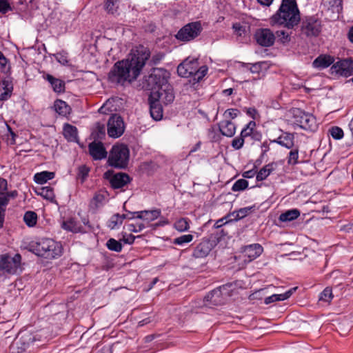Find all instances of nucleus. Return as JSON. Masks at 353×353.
<instances>
[{"label":"nucleus","instance_id":"f257e3e1","mask_svg":"<svg viewBox=\"0 0 353 353\" xmlns=\"http://www.w3.org/2000/svg\"><path fill=\"white\" fill-rule=\"evenodd\" d=\"M150 53L147 48L138 47L132 50L127 59L117 61L108 74V80L113 83L124 85L136 80L149 59Z\"/></svg>","mask_w":353,"mask_h":353},{"label":"nucleus","instance_id":"f03ea898","mask_svg":"<svg viewBox=\"0 0 353 353\" xmlns=\"http://www.w3.org/2000/svg\"><path fill=\"white\" fill-rule=\"evenodd\" d=\"M300 20V12L296 0H282L279 10L271 17L270 21L272 25L292 29L299 24Z\"/></svg>","mask_w":353,"mask_h":353},{"label":"nucleus","instance_id":"7ed1b4c3","mask_svg":"<svg viewBox=\"0 0 353 353\" xmlns=\"http://www.w3.org/2000/svg\"><path fill=\"white\" fill-rule=\"evenodd\" d=\"M30 250L46 259H54L62 254L61 245L52 239H41L30 244Z\"/></svg>","mask_w":353,"mask_h":353},{"label":"nucleus","instance_id":"20e7f679","mask_svg":"<svg viewBox=\"0 0 353 353\" xmlns=\"http://www.w3.org/2000/svg\"><path fill=\"white\" fill-rule=\"evenodd\" d=\"M208 67L202 65L199 67L197 59H186L177 67V73L182 77H192L194 83H198L205 76Z\"/></svg>","mask_w":353,"mask_h":353},{"label":"nucleus","instance_id":"39448f33","mask_svg":"<svg viewBox=\"0 0 353 353\" xmlns=\"http://www.w3.org/2000/svg\"><path fill=\"white\" fill-rule=\"evenodd\" d=\"M129 156L130 151L125 145H116L112 147L108 161L112 167L125 168L128 165Z\"/></svg>","mask_w":353,"mask_h":353},{"label":"nucleus","instance_id":"423d86ee","mask_svg":"<svg viewBox=\"0 0 353 353\" xmlns=\"http://www.w3.org/2000/svg\"><path fill=\"white\" fill-rule=\"evenodd\" d=\"M21 256L16 254L14 256L8 254L0 255V276L6 274H15L21 270Z\"/></svg>","mask_w":353,"mask_h":353},{"label":"nucleus","instance_id":"0eeeda50","mask_svg":"<svg viewBox=\"0 0 353 353\" xmlns=\"http://www.w3.org/2000/svg\"><path fill=\"white\" fill-rule=\"evenodd\" d=\"M322 21L316 16L305 17L301 25V33L307 37H318L322 30Z\"/></svg>","mask_w":353,"mask_h":353},{"label":"nucleus","instance_id":"6e6552de","mask_svg":"<svg viewBox=\"0 0 353 353\" xmlns=\"http://www.w3.org/2000/svg\"><path fill=\"white\" fill-rule=\"evenodd\" d=\"M144 85L146 89L153 91L162 90L163 87H168V80L164 72L161 69H154L152 73L145 78Z\"/></svg>","mask_w":353,"mask_h":353},{"label":"nucleus","instance_id":"1a4fd4ad","mask_svg":"<svg viewBox=\"0 0 353 353\" xmlns=\"http://www.w3.org/2000/svg\"><path fill=\"white\" fill-rule=\"evenodd\" d=\"M295 123L305 130L314 131L317 128L316 118L310 113H306L300 109L293 112Z\"/></svg>","mask_w":353,"mask_h":353},{"label":"nucleus","instance_id":"9d476101","mask_svg":"<svg viewBox=\"0 0 353 353\" xmlns=\"http://www.w3.org/2000/svg\"><path fill=\"white\" fill-rule=\"evenodd\" d=\"M202 30L200 22L190 23L183 26L176 34V38L183 41H189L196 38Z\"/></svg>","mask_w":353,"mask_h":353},{"label":"nucleus","instance_id":"9b49d317","mask_svg":"<svg viewBox=\"0 0 353 353\" xmlns=\"http://www.w3.org/2000/svg\"><path fill=\"white\" fill-rule=\"evenodd\" d=\"M125 130L123 120L121 116L114 114H112L108 121V134L112 138L121 137Z\"/></svg>","mask_w":353,"mask_h":353},{"label":"nucleus","instance_id":"f8f14e48","mask_svg":"<svg viewBox=\"0 0 353 353\" xmlns=\"http://www.w3.org/2000/svg\"><path fill=\"white\" fill-rule=\"evenodd\" d=\"M330 71L332 74L346 77L353 75V60L352 59L340 60L332 65Z\"/></svg>","mask_w":353,"mask_h":353},{"label":"nucleus","instance_id":"ddd939ff","mask_svg":"<svg viewBox=\"0 0 353 353\" xmlns=\"http://www.w3.org/2000/svg\"><path fill=\"white\" fill-rule=\"evenodd\" d=\"M104 178L109 180L114 189L121 188L130 181L128 174L122 172L113 174L112 172L110 170L104 173Z\"/></svg>","mask_w":353,"mask_h":353},{"label":"nucleus","instance_id":"4468645a","mask_svg":"<svg viewBox=\"0 0 353 353\" xmlns=\"http://www.w3.org/2000/svg\"><path fill=\"white\" fill-rule=\"evenodd\" d=\"M255 39L260 46L270 47L274 44L275 36L270 29L264 28L256 32Z\"/></svg>","mask_w":353,"mask_h":353},{"label":"nucleus","instance_id":"2eb2a0df","mask_svg":"<svg viewBox=\"0 0 353 353\" xmlns=\"http://www.w3.org/2000/svg\"><path fill=\"white\" fill-rule=\"evenodd\" d=\"M214 241L203 239L194 248L192 255L195 258H204L207 256L214 247Z\"/></svg>","mask_w":353,"mask_h":353},{"label":"nucleus","instance_id":"dca6fc26","mask_svg":"<svg viewBox=\"0 0 353 353\" xmlns=\"http://www.w3.org/2000/svg\"><path fill=\"white\" fill-rule=\"evenodd\" d=\"M89 152L91 157L94 160H101L106 158L107 152L103 146V144L99 141H93L88 145Z\"/></svg>","mask_w":353,"mask_h":353},{"label":"nucleus","instance_id":"f3484780","mask_svg":"<svg viewBox=\"0 0 353 353\" xmlns=\"http://www.w3.org/2000/svg\"><path fill=\"white\" fill-rule=\"evenodd\" d=\"M151 98H157L159 101L168 104L174 101V96L172 92L168 89V87H165L162 90L152 92Z\"/></svg>","mask_w":353,"mask_h":353},{"label":"nucleus","instance_id":"a211bd4d","mask_svg":"<svg viewBox=\"0 0 353 353\" xmlns=\"http://www.w3.org/2000/svg\"><path fill=\"white\" fill-rule=\"evenodd\" d=\"M150 101V112L151 117L156 121H159L163 117V108L159 101L157 98H151V95L149 98Z\"/></svg>","mask_w":353,"mask_h":353},{"label":"nucleus","instance_id":"6ab92c4d","mask_svg":"<svg viewBox=\"0 0 353 353\" xmlns=\"http://www.w3.org/2000/svg\"><path fill=\"white\" fill-rule=\"evenodd\" d=\"M263 251V247L259 243L246 245L243 250L244 254L249 259V261H252L259 256Z\"/></svg>","mask_w":353,"mask_h":353},{"label":"nucleus","instance_id":"aec40b11","mask_svg":"<svg viewBox=\"0 0 353 353\" xmlns=\"http://www.w3.org/2000/svg\"><path fill=\"white\" fill-rule=\"evenodd\" d=\"M34 341V337L28 332H20L16 337L12 345H21V349L25 350Z\"/></svg>","mask_w":353,"mask_h":353},{"label":"nucleus","instance_id":"412c9836","mask_svg":"<svg viewBox=\"0 0 353 353\" xmlns=\"http://www.w3.org/2000/svg\"><path fill=\"white\" fill-rule=\"evenodd\" d=\"M334 58L328 54H321L318 57H316L312 65L315 68H326L334 64Z\"/></svg>","mask_w":353,"mask_h":353},{"label":"nucleus","instance_id":"4be33fe9","mask_svg":"<svg viewBox=\"0 0 353 353\" xmlns=\"http://www.w3.org/2000/svg\"><path fill=\"white\" fill-rule=\"evenodd\" d=\"M219 128L221 133L228 137H233L236 132L235 124L229 120L221 121L219 123Z\"/></svg>","mask_w":353,"mask_h":353},{"label":"nucleus","instance_id":"5701e85b","mask_svg":"<svg viewBox=\"0 0 353 353\" xmlns=\"http://www.w3.org/2000/svg\"><path fill=\"white\" fill-rule=\"evenodd\" d=\"M256 123L254 121H250L246 126L241 130V136L245 139L251 137L252 139L259 140L261 134L255 131Z\"/></svg>","mask_w":353,"mask_h":353},{"label":"nucleus","instance_id":"b1692460","mask_svg":"<svg viewBox=\"0 0 353 353\" xmlns=\"http://www.w3.org/2000/svg\"><path fill=\"white\" fill-rule=\"evenodd\" d=\"M133 214H137V218L145 220L149 223L157 219L161 215V210H144L140 212H134Z\"/></svg>","mask_w":353,"mask_h":353},{"label":"nucleus","instance_id":"393cba45","mask_svg":"<svg viewBox=\"0 0 353 353\" xmlns=\"http://www.w3.org/2000/svg\"><path fill=\"white\" fill-rule=\"evenodd\" d=\"M225 290L224 286L219 287L211 291L205 296V299L210 301L214 305L221 304L223 303L221 296L223 294V290Z\"/></svg>","mask_w":353,"mask_h":353},{"label":"nucleus","instance_id":"a878e982","mask_svg":"<svg viewBox=\"0 0 353 353\" xmlns=\"http://www.w3.org/2000/svg\"><path fill=\"white\" fill-rule=\"evenodd\" d=\"M323 7L332 13L339 14L343 9L341 0H322Z\"/></svg>","mask_w":353,"mask_h":353},{"label":"nucleus","instance_id":"bb28decb","mask_svg":"<svg viewBox=\"0 0 353 353\" xmlns=\"http://www.w3.org/2000/svg\"><path fill=\"white\" fill-rule=\"evenodd\" d=\"M296 287L292 288L288 290L287 292H285V293L279 294H272V296H268L265 299V303L269 304L275 301L286 300L292 295V294L296 291Z\"/></svg>","mask_w":353,"mask_h":353},{"label":"nucleus","instance_id":"cd10ccee","mask_svg":"<svg viewBox=\"0 0 353 353\" xmlns=\"http://www.w3.org/2000/svg\"><path fill=\"white\" fill-rule=\"evenodd\" d=\"M274 142L288 149L292 148L294 146V135L291 133H284L274 140Z\"/></svg>","mask_w":353,"mask_h":353},{"label":"nucleus","instance_id":"c85d7f7f","mask_svg":"<svg viewBox=\"0 0 353 353\" xmlns=\"http://www.w3.org/2000/svg\"><path fill=\"white\" fill-rule=\"evenodd\" d=\"M45 79L50 83L53 90L55 92H63L65 89V83L64 81L57 79L52 76L51 74H47Z\"/></svg>","mask_w":353,"mask_h":353},{"label":"nucleus","instance_id":"c756f323","mask_svg":"<svg viewBox=\"0 0 353 353\" xmlns=\"http://www.w3.org/2000/svg\"><path fill=\"white\" fill-rule=\"evenodd\" d=\"M63 135L69 141H77V129L75 126L66 123L63 126Z\"/></svg>","mask_w":353,"mask_h":353},{"label":"nucleus","instance_id":"7c9ffc66","mask_svg":"<svg viewBox=\"0 0 353 353\" xmlns=\"http://www.w3.org/2000/svg\"><path fill=\"white\" fill-rule=\"evenodd\" d=\"M1 85L3 92L0 94V100L6 101L11 97L13 86L11 81L9 79L2 80Z\"/></svg>","mask_w":353,"mask_h":353},{"label":"nucleus","instance_id":"2f4dec72","mask_svg":"<svg viewBox=\"0 0 353 353\" xmlns=\"http://www.w3.org/2000/svg\"><path fill=\"white\" fill-rule=\"evenodd\" d=\"M54 108L56 112L62 116H67L71 112V108L66 102L57 99L54 101Z\"/></svg>","mask_w":353,"mask_h":353},{"label":"nucleus","instance_id":"473e14b6","mask_svg":"<svg viewBox=\"0 0 353 353\" xmlns=\"http://www.w3.org/2000/svg\"><path fill=\"white\" fill-rule=\"evenodd\" d=\"M105 200L106 193L97 192L90 201V207L94 210H97L105 204Z\"/></svg>","mask_w":353,"mask_h":353},{"label":"nucleus","instance_id":"72a5a7b5","mask_svg":"<svg viewBox=\"0 0 353 353\" xmlns=\"http://www.w3.org/2000/svg\"><path fill=\"white\" fill-rule=\"evenodd\" d=\"M300 216V211L297 209H292L285 211L279 216V221L282 222L292 221Z\"/></svg>","mask_w":353,"mask_h":353},{"label":"nucleus","instance_id":"f704fd0d","mask_svg":"<svg viewBox=\"0 0 353 353\" xmlns=\"http://www.w3.org/2000/svg\"><path fill=\"white\" fill-rule=\"evenodd\" d=\"M18 192L17 190H13L7 192H0V209L6 210L5 207L8 205L10 199H14L17 196Z\"/></svg>","mask_w":353,"mask_h":353},{"label":"nucleus","instance_id":"c9c22d12","mask_svg":"<svg viewBox=\"0 0 353 353\" xmlns=\"http://www.w3.org/2000/svg\"><path fill=\"white\" fill-rule=\"evenodd\" d=\"M62 228L72 232H79L81 231V225L74 219H70L62 223Z\"/></svg>","mask_w":353,"mask_h":353},{"label":"nucleus","instance_id":"e433bc0d","mask_svg":"<svg viewBox=\"0 0 353 353\" xmlns=\"http://www.w3.org/2000/svg\"><path fill=\"white\" fill-rule=\"evenodd\" d=\"M242 65L253 74L259 73L263 69H266L268 66V63L265 61H260L252 64L243 63Z\"/></svg>","mask_w":353,"mask_h":353},{"label":"nucleus","instance_id":"4c0bfd02","mask_svg":"<svg viewBox=\"0 0 353 353\" xmlns=\"http://www.w3.org/2000/svg\"><path fill=\"white\" fill-rule=\"evenodd\" d=\"M275 163H270L262 168L256 174L257 181H263L265 179L270 173L275 169Z\"/></svg>","mask_w":353,"mask_h":353},{"label":"nucleus","instance_id":"58836bf2","mask_svg":"<svg viewBox=\"0 0 353 353\" xmlns=\"http://www.w3.org/2000/svg\"><path fill=\"white\" fill-rule=\"evenodd\" d=\"M54 177V173L52 172L44 171L39 173H37L34 179L37 183L43 184L48 180H50Z\"/></svg>","mask_w":353,"mask_h":353},{"label":"nucleus","instance_id":"ea45409f","mask_svg":"<svg viewBox=\"0 0 353 353\" xmlns=\"http://www.w3.org/2000/svg\"><path fill=\"white\" fill-rule=\"evenodd\" d=\"M232 29L238 37H245L248 34V26L245 23H234Z\"/></svg>","mask_w":353,"mask_h":353},{"label":"nucleus","instance_id":"a19ab883","mask_svg":"<svg viewBox=\"0 0 353 353\" xmlns=\"http://www.w3.org/2000/svg\"><path fill=\"white\" fill-rule=\"evenodd\" d=\"M37 220V215L35 212L28 211L25 213L23 221L29 227H33L36 225Z\"/></svg>","mask_w":353,"mask_h":353},{"label":"nucleus","instance_id":"79ce46f5","mask_svg":"<svg viewBox=\"0 0 353 353\" xmlns=\"http://www.w3.org/2000/svg\"><path fill=\"white\" fill-rule=\"evenodd\" d=\"M174 228L179 232L187 231L189 228V223L188 219L181 218L177 220L174 225Z\"/></svg>","mask_w":353,"mask_h":353},{"label":"nucleus","instance_id":"37998d69","mask_svg":"<svg viewBox=\"0 0 353 353\" xmlns=\"http://www.w3.org/2000/svg\"><path fill=\"white\" fill-rule=\"evenodd\" d=\"M332 290L330 288H325L324 290L320 294L319 301L330 303L333 299Z\"/></svg>","mask_w":353,"mask_h":353},{"label":"nucleus","instance_id":"c03bdc74","mask_svg":"<svg viewBox=\"0 0 353 353\" xmlns=\"http://www.w3.org/2000/svg\"><path fill=\"white\" fill-rule=\"evenodd\" d=\"M107 248L112 251L119 252L122 250V244L114 239H110L106 243Z\"/></svg>","mask_w":353,"mask_h":353},{"label":"nucleus","instance_id":"a18cd8bd","mask_svg":"<svg viewBox=\"0 0 353 353\" xmlns=\"http://www.w3.org/2000/svg\"><path fill=\"white\" fill-rule=\"evenodd\" d=\"M248 186V181L244 179L237 180L232 185V190L234 192L242 191Z\"/></svg>","mask_w":353,"mask_h":353},{"label":"nucleus","instance_id":"49530a36","mask_svg":"<svg viewBox=\"0 0 353 353\" xmlns=\"http://www.w3.org/2000/svg\"><path fill=\"white\" fill-rule=\"evenodd\" d=\"M121 224L120 214H115L109 219L108 222V227L111 230H113Z\"/></svg>","mask_w":353,"mask_h":353},{"label":"nucleus","instance_id":"de8ad7c7","mask_svg":"<svg viewBox=\"0 0 353 353\" xmlns=\"http://www.w3.org/2000/svg\"><path fill=\"white\" fill-rule=\"evenodd\" d=\"M92 135L95 140L103 139L105 135V125L98 124L95 131L92 132Z\"/></svg>","mask_w":353,"mask_h":353},{"label":"nucleus","instance_id":"09e8293b","mask_svg":"<svg viewBox=\"0 0 353 353\" xmlns=\"http://www.w3.org/2000/svg\"><path fill=\"white\" fill-rule=\"evenodd\" d=\"M193 239L192 234H184L177 238H175L173 241L174 244L181 245L184 243H190Z\"/></svg>","mask_w":353,"mask_h":353},{"label":"nucleus","instance_id":"8fccbe9b","mask_svg":"<svg viewBox=\"0 0 353 353\" xmlns=\"http://www.w3.org/2000/svg\"><path fill=\"white\" fill-rule=\"evenodd\" d=\"M39 194L49 200H52L54 196L53 190L48 186L41 188Z\"/></svg>","mask_w":353,"mask_h":353},{"label":"nucleus","instance_id":"3c124183","mask_svg":"<svg viewBox=\"0 0 353 353\" xmlns=\"http://www.w3.org/2000/svg\"><path fill=\"white\" fill-rule=\"evenodd\" d=\"M90 168L85 165H81L78 168L77 177L81 180V183L84 182L88 176Z\"/></svg>","mask_w":353,"mask_h":353},{"label":"nucleus","instance_id":"603ef678","mask_svg":"<svg viewBox=\"0 0 353 353\" xmlns=\"http://www.w3.org/2000/svg\"><path fill=\"white\" fill-rule=\"evenodd\" d=\"M299 158V149L295 148L292 150L288 158V163L290 165H295L298 163Z\"/></svg>","mask_w":353,"mask_h":353},{"label":"nucleus","instance_id":"864d4df0","mask_svg":"<svg viewBox=\"0 0 353 353\" xmlns=\"http://www.w3.org/2000/svg\"><path fill=\"white\" fill-rule=\"evenodd\" d=\"M329 132L330 133V135L334 139H341L343 137V130L338 126L332 127L330 129Z\"/></svg>","mask_w":353,"mask_h":353},{"label":"nucleus","instance_id":"5fc2aeb1","mask_svg":"<svg viewBox=\"0 0 353 353\" xmlns=\"http://www.w3.org/2000/svg\"><path fill=\"white\" fill-rule=\"evenodd\" d=\"M118 1L119 0H107L105 6V10L113 14L117 10Z\"/></svg>","mask_w":353,"mask_h":353},{"label":"nucleus","instance_id":"6e6d98bb","mask_svg":"<svg viewBox=\"0 0 353 353\" xmlns=\"http://www.w3.org/2000/svg\"><path fill=\"white\" fill-rule=\"evenodd\" d=\"M145 225L143 223L138 224H128L127 225V230L131 232H139L145 228Z\"/></svg>","mask_w":353,"mask_h":353},{"label":"nucleus","instance_id":"4d7b16f0","mask_svg":"<svg viewBox=\"0 0 353 353\" xmlns=\"http://www.w3.org/2000/svg\"><path fill=\"white\" fill-rule=\"evenodd\" d=\"M243 143L244 139L240 135V137H236L232 141L231 145L235 150H239L243 147Z\"/></svg>","mask_w":353,"mask_h":353},{"label":"nucleus","instance_id":"13d9d810","mask_svg":"<svg viewBox=\"0 0 353 353\" xmlns=\"http://www.w3.org/2000/svg\"><path fill=\"white\" fill-rule=\"evenodd\" d=\"M55 57L57 61L62 65H66L68 63V54L66 52L57 53Z\"/></svg>","mask_w":353,"mask_h":353},{"label":"nucleus","instance_id":"bf43d9fd","mask_svg":"<svg viewBox=\"0 0 353 353\" xmlns=\"http://www.w3.org/2000/svg\"><path fill=\"white\" fill-rule=\"evenodd\" d=\"M10 4L6 0H0V12L5 14L11 10Z\"/></svg>","mask_w":353,"mask_h":353},{"label":"nucleus","instance_id":"052dcab7","mask_svg":"<svg viewBox=\"0 0 353 353\" xmlns=\"http://www.w3.org/2000/svg\"><path fill=\"white\" fill-rule=\"evenodd\" d=\"M276 35L282 43H286L290 41V35L284 30L277 31Z\"/></svg>","mask_w":353,"mask_h":353},{"label":"nucleus","instance_id":"680f3d73","mask_svg":"<svg viewBox=\"0 0 353 353\" xmlns=\"http://www.w3.org/2000/svg\"><path fill=\"white\" fill-rule=\"evenodd\" d=\"M239 114V111L237 109L231 108V109H228L225 112L224 116L227 118H230V119H233L236 118Z\"/></svg>","mask_w":353,"mask_h":353},{"label":"nucleus","instance_id":"e2e57ef3","mask_svg":"<svg viewBox=\"0 0 353 353\" xmlns=\"http://www.w3.org/2000/svg\"><path fill=\"white\" fill-rule=\"evenodd\" d=\"M136 239V236L132 235V234H128L126 233H125L123 235V241L125 243H128V244H132L134 243V240Z\"/></svg>","mask_w":353,"mask_h":353},{"label":"nucleus","instance_id":"0e129e2a","mask_svg":"<svg viewBox=\"0 0 353 353\" xmlns=\"http://www.w3.org/2000/svg\"><path fill=\"white\" fill-rule=\"evenodd\" d=\"M252 209V207H247V208H241L238 211L237 216L239 218H243L251 212Z\"/></svg>","mask_w":353,"mask_h":353},{"label":"nucleus","instance_id":"69168bd1","mask_svg":"<svg viewBox=\"0 0 353 353\" xmlns=\"http://www.w3.org/2000/svg\"><path fill=\"white\" fill-rule=\"evenodd\" d=\"M154 321V316H149L145 318L138 323L139 327H142Z\"/></svg>","mask_w":353,"mask_h":353},{"label":"nucleus","instance_id":"338daca9","mask_svg":"<svg viewBox=\"0 0 353 353\" xmlns=\"http://www.w3.org/2000/svg\"><path fill=\"white\" fill-rule=\"evenodd\" d=\"M8 189V182L6 179L0 177V192H6Z\"/></svg>","mask_w":353,"mask_h":353},{"label":"nucleus","instance_id":"774afa93","mask_svg":"<svg viewBox=\"0 0 353 353\" xmlns=\"http://www.w3.org/2000/svg\"><path fill=\"white\" fill-rule=\"evenodd\" d=\"M247 114L250 116L252 119H256V114H257V111L255 108H248L247 110Z\"/></svg>","mask_w":353,"mask_h":353}]
</instances>
